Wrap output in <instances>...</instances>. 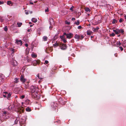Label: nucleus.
Here are the masks:
<instances>
[{
	"instance_id": "nucleus-1",
	"label": "nucleus",
	"mask_w": 126,
	"mask_h": 126,
	"mask_svg": "<svg viewBox=\"0 0 126 126\" xmlns=\"http://www.w3.org/2000/svg\"><path fill=\"white\" fill-rule=\"evenodd\" d=\"M2 115V117H0V120L1 122L3 121L4 120L8 119L10 116L9 113L6 111H4Z\"/></svg>"
},
{
	"instance_id": "nucleus-2",
	"label": "nucleus",
	"mask_w": 126,
	"mask_h": 126,
	"mask_svg": "<svg viewBox=\"0 0 126 126\" xmlns=\"http://www.w3.org/2000/svg\"><path fill=\"white\" fill-rule=\"evenodd\" d=\"M113 31L116 34H118L120 33L123 34L124 33V31L123 29H116L115 30H113Z\"/></svg>"
},
{
	"instance_id": "nucleus-3",
	"label": "nucleus",
	"mask_w": 126,
	"mask_h": 126,
	"mask_svg": "<svg viewBox=\"0 0 126 126\" xmlns=\"http://www.w3.org/2000/svg\"><path fill=\"white\" fill-rule=\"evenodd\" d=\"M63 34L64 35L66 36V38L67 39H70L73 36V34L71 33L66 34V33L64 32L63 33Z\"/></svg>"
},
{
	"instance_id": "nucleus-4",
	"label": "nucleus",
	"mask_w": 126,
	"mask_h": 126,
	"mask_svg": "<svg viewBox=\"0 0 126 126\" xmlns=\"http://www.w3.org/2000/svg\"><path fill=\"white\" fill-rule=\"evenodd\" d=\"M11 64L14 66H16L17 64V62L13 58H12L11 60Z\"/></svg>"
},
{
	"instance_id": "nucleus-5",
	"label": "nucleus",
	"mask_w": 126,
	"mask_h": 126,
	"mask_svg": "<svg viewBox=\"0 0 126 126\" xmlns=\"http://www.w3.org/2000/svg\"><path fill=\"white\" fill-rule=\"evenodd\" d=\"M37 89V88L32 86H31L30 89V91L31 93H33L36 92L35 90Z\"/></svg>"
},
{
	"instance_id": "nucleus-6",
	"label": "nucleus",
	"mask_w": 126,
	"mask_h": 126,
	"mask_svg": "<svg viewBox=\"0 0 126 126\" xmlns=\"http://www.w3.org/2000/svg\"><path fill=\"white\" fill-rule=\"evenodd\" d=\"M51 105L52 109H53L55 108L57 105V104L56 103L54 102H53L51 103Z\"/></svg>"
},
{
	"instance_id": "nucleus-7",
	"label": "nucleus",
	"mask_w": 126,
	"mask_h": 126,
	"mask_svg": "<svg viewBox=\"0 0 126 126\" xmlns=\"http://www.w3.org/2000/svg\"><path fill=\"white\" fill-rule=\"evenodd\" d=\"M32 96L33 98H37L38 94L36 92H35L32 94Z\"/></svg>"
},
{
	"instance_id": "nucleus-8",
	"label": "nucleus",
	"mask_w": 126,
	"mask_h": 126,
	"mask_svg": "<svg viewBox=\"0 0 126 126\" xmlns=\"http://www.w3.org/2000/svg\"><path fill=\"white\" fill-rule=\"evenodd\" d=\"M20 80L23 83H24L26 80V79H25L23 75H21L20 76Z\"/></svg>"
},
{
	"instance_id": "nucleus-9",
	"label": "nucleus",
	"mask_w": 126,
	"mask_h": 126,
	"mask_svg": "<svg viewBox=\"0 0 126 126\" xmlns=\"http://www.w3.org/2000/svg\"><path fill=\"white\" fill-rule=\"evenodd\" d=\"M24 110L23 107H20L18 108V111L20 113L23 112Z\"/></svg>"
},
{
	"instance_id": "nucleus-10",
	"label": "nucleus",
	"mask_w": 126,
	"mask_h": 126,
	"mask_svg": "<svg viewBox=\"0 0 126 126\" xmlns=\"http://www.w3.org/2000/svg\"><path fill=\"white\" fill-rule=\"evenodd\" d=\"M16 43L17 44V45H20V46L22 45V43L21 40H18V39L16 40Z\"/></svg>"
},
{
	"instance_id": "nucleus-11",
	"label": "nucleus",
	"mask_w": 126,
	"mask_h": 126,
	"mask_svg": "<svg viewBox=\"0 0 126 126\" xmlns=\"http://www.w3.org/2000/svg\"><path fill=\"white\" fill-rule=\"evenodd\" d=\"M74 38L77 39H80V36L77 34H76L75 35Z\"/></svg>"
},
{
	"instance_id": "nucleus-12",
	"label": "nucleus",
	"mask_w": 126,
	"mask_h": 126,
	"mask_svg": "<svg viewBox=\"0 0 126 126\" xmlns=\"http://www.w3.org/2000/svg\"><path fill=\"white\" fill-rule=\"evenodd\" d=\"M30 50L29 48H26V49L25 50V54L26 55H27L28 54Z\"/></svg>"
},
{
	"instance_id": "nucleus-13",
	"label": "nucleus",
	"mask_w": 126,
	"mask_h": 126,
	"mask_svg": "<svg viewBox=\"0 0 126 126\" xmlns=\"http://www.w3.org/2000/svg\"><path fill=\"white\" fill-rule=\"evenodd\" d=\"M122 46L124 47H126V40L123 41Z\"/></svg>"
},
{
	"instance_id": "nucleus-14",
	"label": "nucleus",
	"mask_w": 126,
	"mask_h": 126,
	"mask_svg": "<svg viewBox=\"0 0 126 126\" xmlns=\"http://www.w3.org/2000/svg\"><path fill=\"white\" fill-rule=\"evenodd\" d=\"M19 79L17 78H15L14 79V83H17L19 81Z\"/></svg>"
},
{
	"instance_id": "nucleus-15",
	"label": "nucleus",
	"mask_w": 126,
	"mask_h": 126,
	"mask_svg": "<svg viewBox=\"0 0 126 126\" xmlns=\"http://www.w3.org/2000/svg\"><path fill=\"white\" fill-rule=\"evenodd\" d=\"M38 63V62L36 61H33L32 63V64L34 66H35Z\"/></svg>"
},
{
	"instance_id": "nucleus-16",
	"label": "nucleus",
	"mask_w": 126,
	"mask_h": 126,
	"mask_svg": "<svg viewBox=\"0 0 126 126\" xmlns=\"http://www.w3.org/2000/svg\"><path fill=\"white\" fill-rule=\"evenodd\" d=\"M32 21L34 23L36 22L37 21V19L35 18H33L32 19Z\"/></svg>"
},
{
	"instance_id": "nucleus-17",
	"label": "nucleus",
	"mask_w": 126,
	"mask_h": 126,
	"mask_svg": "<svg viewBox=\"0 0 126 126\" xmlns=\"http://www.w3.org/2000/svg\"><path fill=\"white\" fill-rule=\"evenodd\" d=\"M49 20L50 22V25H52V24H53L54 23L53 19L52 18H49Z\"/></svg>"
},
{
	"instance_id": "nucleus-18",
	"label": "nucleus",
	"mask_w": 126,
	"mask_h": 126,
	"mask_svg": "<svg viewBox=\"0 0 126 126\" xmlns=\"http://www.w3.org/2000/svg\"><path fill=\"white\" fill-rule=\"evenodd\" d=\"M30 102V100L28 99H26L25 101V103L26 104H29Z\"/></svg>"
},
{
	"instance_id": "nucleus-19",
	"label": "nucleus",
	"mask_w": 126,
	"mask_h": 126,
	"mask_svg": "<svg viewBox=\"0 0 126 126\" xmlns=\"http://www.w3.org/2000/svg\"><path fill=\"white\" fill-rule=\"evenodd\" d=\"M93 29H94L93 30L94 32H97L99 29V28L98 27H96V28H93Z\"/></svg>"
},
{
	"instance_id": "nucleus-20",
	"label": "nucleus",
	"mask_w": 126,
	"mask_h": 126,
	"mask_svg": "<svg viewBox=\"0 0 126 126\" xmlns=\"http://www.w3.org/2000/svg\"><path fill=\"white\" fill-rule=\"evenodd\" d=\"M74 24L77 25H78L79 24V20H77V21H76L74 22Z\"/></svg>"
},
{
	"instance_id": "nucleus-21",
	"label": "nucleus",
	"mask_w": 126,
	"mask_h": 126,
	"mask_svg": "<svg viewBox=\"0 0 126 126\" xmlns=\"http://www.w3.org/2000/svg\"><path fill=\"white\" fill-rule=\"evenodd\" d=\"M47 37L46 36H44L43 38V40L44 41H46L47 40Z\"/></svg>"
},
{
	"instance_id": "nucleus-22",
	"label": "nucleus",
	"mask_w": 126,
	"mask_h": 126,
	"mask_svg": "<svg viewBox=\"0 0 126 126\" xmlns=\"http://www.w3.org/2000/svg\"><path fill=\"white\" fill-rule=\"evenodd\" d=\"M11 94L10 93L8 94L7 96V98L8 100L9 99L11 95Z\"/></svg>"
},
{
	"instance_id": "nucleus-23",
	"label": "nucleus",
	"mask_w": 126,
	"mask_h": 126,
	"mask_svg": "<svg viewBox=\"0 0 126 126\" xmlns=\"http://www.w3.org/2000/svg\"><path fill=\"white\" fill-rule=\"evenodd\" d=\"M92 33V31L90 30H88L87 32V33L88 35H90Z\"/></svg>"
},
{
	"instance_id": "nucleus-24",
	"label": "nucleus",
	"mask_w": 126,
	"mask_h": 126,
	"mask_svg": "<svg viewBox=\"0 0 126 126\" xmlns=\"http://www.w3.org/2000/svg\"><path fill=\"white\" fill-rule=\"evenodd\" d=\"M66 48V46L65 45H62V49H65Z\"/></svg>"
},
{
	"instance_id": "nucleus-25",
	"label": "nucleus",
	"mask_w": 126,
	"mask_h": 126,
	"mask_svg": "<svg viewBox=\"0 0 126 126\" xmlns=\"http://www.w3.org/2000/svg\"><path fill=\"white\" fill-rule=\"evenodd\" d=\"M26 110L27 111H31L30 109L28 107H27L26 108Z\"/></svg>"
},
{
	"instance_id": "nucleus-26",
	"label": "nucleus",
	"mask_w": 126,
	"mask_h": 126,
	"mask_svg": "<svg viewBox=\"0 0 126 126\" xmlns=\"http://www.w3.org/2000/svg\"><path fill=\"white\" fill-rule=\"evenodd\" d=\"M11 51H12V56H13V55H14V53L15 52V50L14 49H12Z\"/></svg>"
},
{
	"instance_id": "nucleus-27",
	"label": "nucleus",
	"mask_w": 126,
	"mask_h": 126,
	"mask_svg": "<svg viewBox=\"0 0 126 126\" xmlns=\"http://www.w3.org/2000/svg\"><path fill=\"white\" fill-rule=\"evenodd\" d=\"M7 4L8 5H10V4H12L11 5H12V2L11 1H7Z\"/></svg>"
},
{
	"instance_id": "nucleus-28",
	"label": "nucleus",
	"mask_w": 126,
	"mask_h": 126,
	"mask_svg": "<svg viewBox=\"0 0 126 126\" xmlns=\"http://www.w3.org/2000/svg\"><path fill=\"white\" fill-rule=\"evenodd\" d=\"M85 11H86L87 12L88 11H90V9L88 8H85Z\"/></svg>"
},
{
	"instance_id": "nucleus-29",
	"label": "nucleus",
	"mask_w": 126,
	"mask_h": 126,
	"mask_svg": "<svg viewBox=\"0 0 126 126\" xmlns=\"http://www.w3.org/2000/svg\"><path fill=\"white\" fill-rule=\"evenodd\" d=\"M22 24V23H17V25L19 27H20Z\"/></svg>"
},
{
	"instance_id": "nucleus-30",
	"label": "nucleus",
	"mask_w": 126,
	"mask_h": 126,
	"mask_svg": "<svg viewBox=\"0 0 126 126\" xmlns=\"http://www.w3.org/2000/svg\"><path fill=\"white\" fill-rule=\"evenodd\" d=\"M32 56L33 58H35L36 57V55L34 54H32L31 55Z\"/></svg>"
},
{
	"instance_id": "nucleus-31",
	"label": "nucleus",
	"mask_w": 126,
	"mask_h": 126,
	"mask_svg": "<svg viewBox=\"0 0 126 126\" xmlns=\"http://www.w3.org/2000/svg\"><path fill=\"white\" fill-rule=\"evenodd\" d=\"M53 46L55 47H56L58 46V44L57 43H55L54 44H53Z\"/></svg>"
},
{
	"instance_id": "nucleus-32",
	"label": "nucleus",
	"mask_w": 126,
	"mask_h": 126,
	"mask_svg": "<svg viewBox=\"0 0 126 126\" xmlns=\"http://www.w3.org/2000/svg\"><path fill=\"white\" fill-rule=\"evenodd\" d=\"M110 36H114L115 35L114 33L113 32L111 34H110Z\"/></svg>"
},
{
	"instance_id": "nucleus-33",
	"label": "nucleus",
	"mask_w": 126,
	"mask_h": 126,
	"mask_svg": "<svg viewBox=\"0 0 126 126\" xmlns=\"http://www.w3.org/2000/svg\"><path fill=\"white\" fill-rule=\"evenodd\" d=\"M4 30L6 32H7L8 30L7 27L6 26H5L4 28Z\"/></svg>"
},
{
	"instance_id": "nucleus-34",
	"label": "nucleus",
	"mask_w": 126,
	"mask_h": 126,
	"mask_svg": "<svg viewBox=\"0 0 126 126\" xmlns=\"http://www.w3.org/2000/svg\"><path fill=\"white\" fill-rule=\"evenodd\" d=\"M116 22V20L115 19H113V21L112 22V23L113 24H114Z\"/></svg>"
},
{
	"instance_id": "nucleus-35",
	"label": "nucleus",
	"mask_w": 126,
	"mask_h": 126,
	"mask_svg": "<svg viewBox=\"0 0 126 126\" xmlns=\"http://www.w3.org/2000/svg\"><path fill=\"white\" fill-rule=\"evenodd\" d=\"M37 76L38 77L39 79H42L43 78H41L39 76V74L37 75Z\"/></svg>"
},
{
	"instance_id": "nucleus-36",
	"label": "nucleus",
	"mask_w": 126,
	"mask_h": 126,
	"mask_svg": "<svg viewBox=\"0 0 126 126\" xmlns=\"http://www.w3.org/2000/svg\"><path fill=\"white\" fill-rule=\"evenodd\" d=\"M64 34H63V35L62 36H60V38L62 39H63L64 38H64Z\"/></svg>"
},
{
	"instance_id": "nucleus-37",
	"label": "nucleus",
	"mask_w": 126,
	"mask_h": 126,
	"mask_svg": "<svg viewBox=\"0 0 126 126\" xmlns=\"http://www.w3.org/2000/svg\"><path fill=\"white\" fill-rule=\"evenodd\" d=\"M25 96L24 95H23L21 96L20 97V98L21 99H23L24 98Z\"/></svg>"
},
{
	"instance_id": "nucleus-38",
	"label": "nucleus",
	"mask_w": 126,
	"mask_h": 126,
	"mask_svg": "<svg viewBox=\"0 0 126 126\" xmlns=\"http://www.w3.org/2000/svg\"><path fill=\"white\" fill-rule=\"evenodd\" d=\"M117 45H118L119 46H120L121 44V43L119 41L118 42H117Z\"/></svg>"
},
{
	"instance_id": "nucleus-39",
	"label": "nucleus",
	"mask_w": 126,
	"mask_h": 126,
	"mask_svg": "<svg viewBox=\"0 0 126 126\" xmlns=\"http://www.w3.org/2000/svg\"><path fill=\"white\" fill-rule=\"evenodd\" d=\"M18 120L17 119V118L15 121V124H16L17 123L18 121Z\"/></svg>"
},
{
	"instance_id": "nucleus-40",
	"label": "nucleus",
	"mask_w": 126,
	"mask_h": 126,
	"mask_svg": "<svg viewBox=\"0 0 126 126\" xmlns=\"http://www.w3.org/2000/svg\"><path fill=\"white\" fill-rule=\"evenodd\" d=\"M63 41V42H64V43H65L66 42V40L64 38H63V39H62Z\"/></svg>"
},
{
	"instance_id": "nucleus-41",
	"label": "nucleus",
	"mask_w": 126,
	"mask_h": 126,
	"mask_svg": "<svg viewBox=\"0 0 126 126\" xmlns=\"http://www.w3.org/2000/svg\"><path fill=\"white\" fill-rule=\"evenodd\" d=\"M6 51H4L2 53V55L3 56H4L5 54H6Z\"/></svg>"
},
{
	"instance_id": "nucleus-42",
	"label": "nucleus",
	"mask_w": 126,
	"mask_h": 126,
	"mask_svg": "<svg viewBox=\"0 0 126 126\" xmlns=\"http://www.w3.org/2000/svg\"><path fill=\"white\" fill-rule=\"evenodd\" d=\"M123 20V19L122 18H121L119 20V22L120 23L122 22Z\"/></svg>"
},
{
	"instance_id": "nucleus-43",
	"label": "nucleus",
	"mask_w": 126,
	"mask_h": 126,
	"mask_svg": "<svg viewBox=\"0 0 126 126\" xmlns=\"http://www.w3.org/2000/svg\"><path fill=\"white\" fill-rule=\"evenodd\" d=\"M27 59V61H28V62H30L31 61V59Z\"/></svg>"
},
{
	"instance_id": "nucleus-44",
	"label": "nucleus",
	"mask_w": 126,
	"mask_h": 126,
	"mask_svg": "<svg viewBox=\"0 0 126 126\" xmlns=\"http://www.w3.org/2000/svg\"><path fill=\"white\" fill-rule=\"evenodd\" d=\"M74 7L73 6H72V7H71L70 8V9L71 10H72V11H73V8Z\"/></svg>"
},
{
	"instance_id": "nucleus-45",
	"label": "nucleus",
	"mask_w": 126,
	"mask_h": 126,
	"mask_svg": "<svg viewBox=\"0 0 126 126\" xmlns=\"http://www.w3.org/2000/svg\"><path fill=\"white\" fill-rule=\"evenodd\" d=\"M84 38V36H83V35H82L80 37V39L81 40L83 38Z\"/></svg>"
},
{
	"instance_id": "nucleus-46",
	"label": "nucleus",
	"mask_w": 126,
	"mask_h": 126,
	"mask_svg": "<svg viewBox=\"0 0 126 126\" xmlns=\"http://www.w3.org/2000/svg\"><path fill=\"white\" fill-rule=\"evenodd\" d=\"M78 28L79 29H80L82 28V27L81 26H79L78 27Z\"/></svg>"
},
{
	"instance_id": "nucleus-47",
	"label": "nucleus",
	"mask_w": 126,
	"mask_h": 126,
	"mask_svg": "<svg viewBox=\"0 0 126 126\" xmlns=\"http://www.w3.org/2000/svg\"><path fill=\"white\" fill-rule=\"evenodd\" d=\"M119 48L122 51H123V48L122 47H119Z\"/></svg>"
},
{
	"instance_id": "nucleus-48",
	"label": "nucleus",
	"mask_w": 126,
	"mask_h": 126,
	"mask_svg": "<svg viewBox=\"0 0 126 126\" xmlns=\"http://www.w3.org/2000/svg\"><path fill=\"white\" fill-rule=\"evenodd\" d=\"M49 9L48 8H47L45 10V12H48L49 11Z\"/></svg>"
},
{
	"instance_id": "nucleus-49",
	"label": "nucleus",
	"mask_w": 126,
	"mask_h": 126,
	"mask_svg": "<svg viewBox=\"0 0 126 126\" xmlns=\"http://www.w3.org/2000/svg\"><path fill=\"white\" fill-rule=\"evenodd\" d=\"M48 63V61L47 60H46L45 61V63L46 64H47Z\"/></svg>"
},
{
	"instance_id": "nucleus-50",
	"label": "nucleus",
	"mask_w": 126,
	"mask_h": 126,
	"mask_svg": "<svg viewBox=\"0 0 126 126\" xmlns=\"http://www.w3.org/2000/svg\"><path fill=\"white\" fill-rule=\"evenodd\" d=\"M4 3L3 1H0V5L3 4Z\"/></svg>"
},
{
	"instance_id": "nucleus-51",
	"label": "nucleus",
	"mask_w": 126,
	"mask_h": 126,
	"mask_svg": "<svg viewBox=\"0 0 126 126\" xmlns=\"http://www.w3.org/2000/svg\"><path fill=\"white\" fill-rule=\"evenodd\" d=\"M3 21V20L2 19V18L1 17H0V21L1 22H2Z\"/></svg>"
},
{
	"instance_id": "nucleus-52",
	"label": "nucleus",
	"mask_w": 126,
	"mask_h": 126,
	"mask_svg": "<svg viewBox=\"0 0 126 126\" xmlns=\"http://www.w3.org/2000/svg\"><path fill=\"white\" fill-rule=\"evenodd\" d=\"M66 23L68 25H69L70 24V22H66Z\"/></svg>"
},
{
	"instance_id": "nucleus-53",
	"label": "nucleus",
	"mask_w": 126,
	"mask_h": 126,
	"mask_svg": "<svg viewBox=\"0 0 126 126\" xmlns=\"http://www.w3.org/2000/svg\"><path fill=\"white\" fill-rule=\"evenodd\" d=\"M75 19V18L73 17L72 18V20H74Z\"/></svg>"
},
{
	"instance_id": "nucleus-54",
	"label": "nucleus",
	"mask_w": 126,
	"mask_h": 126,
	"mask_svg": "<svg viewBox=\"0 0 126 126\" xmlns=\"http://www.w3.org/2000/svg\"><path fill=\"white\" fill-rule=\"evenodd\" d=\"M124 17H125V21H126V15H125L124 16Z\"/></svg>"
},
{
	"instance_id": "nucleus-55",
	"label": "nucleus",
	"mask_w": 126,
	"mask_h": 126,
	"mask_svg": "<svg viewBox=\"0 0 126 126\" xmlns=\"http://www.w3.org/2000/svg\"><path fill=\"white\" fill-rule=\"evenodd\" d=\"M25 14L26 15H28L29 14V13L28 12H25Z\"/></svg>"
},
{
	"instance_id": "nucleus-56",
	"label": "nucleus",
	"mask_w": 126,
	"mask_h": 126,
	"mask_svg": "<svg viewBox=\"0 0 126 126\" xmlns=\"http://www.w3.org/2000/svg\"><path fill=\"white\" fill-rule=\"evenodd\" d=\"M25 45V46L26 47H27L28 46V44H26Z\"/></svg>"
},
{
	"instance_id": "nucleus-57",
	"label": "nucleus",
	"mask_w": 126,
	"mask_h": 126,
	"mask_svg": "<svg viewBox=\"0 0 126 126\" xmlns=\"http://www.w3.org/2000/svg\"><path fill=\"white\" fill-rule=\"evenodd\" d=\"M30 4H33V3L32 2H30Z\"/></svg>"
},
{
	"instance_id": "nucleus-58",
	"label": "nucleus",
	"mask_w": 126,
	"mask_h": 126,
	"mask_svg": "<svg viewBox=\"0 0 126 126\" xmlns=\"http://www.w3.org/2000/svg\"><path fill=\"white\" fill-rule=\"evenodd\" d=\"M31 31V30L30 29H28V30H27V31L28 32H30Z\"/></svg>"
},
{
	"instance_id": "nucleus-59",
	"label": "nucleus",
	"mask_w": 126,
	"mask_h": 126,
	"mask_svg": "<svg viewBox=\"0 0 126 126\" xmlns=\"http://www.w3.org/2000/svg\"><path fill=\"white\" fill-rule=\"evenodd\" d=\"M52 28V27L51 26H50L49 27V29H51Z\"/></svg>"
},
{
	"instance_id": "nucleus-60",
	"label": "nucleus",
	"mask_w": 126,
	"mask_h": 126,
	"mask_svg": "<svg viewBox=\"0 0 126 126\" xmlns=\"http://www.w3.org/2000/svg\"><path fill=\"white\" fill-rule=\"evenodd\" d=\"M117 54H114V55L115 56V57H117Z\"/></svg>"
},
{
	"instance_id": "nucleus-61",
	"label": "nucleus",
	"mask_w": 126,
	"mask_h": 126,
	"mask_svg": "<svg viewBox=\"0 0 126 126\" xmlns=\"http://www.w3.org/2000/svg\"><path fill=\"white\" fill-rule=\"evenodd\" d=\"M29 23V24H32V23L31 22H30Z\"/></svg>"
},
{
	"instance_id": "nucleus-62",
	"label": "nucleus",
	"mask_w": 126,
	"mask_h": 126,
	"mask_svg": "<svg viewBox=\"0 0 126 126\" xmlns=\"http://www.w3.org/2000/svg\"><path fill=\"white\" fill-rule=\"evenodd\" d=\"M29 12L31 14H32V11H29Z\"/></svg>"
},
{
	"instance_id": "nucleus-63",
	"label": "nucleus",
	"mask_w": 126,
	"mask_h": 126,
	"mask_svg": "<svg viewBox=\"0 0 126 126\" xmlns=\"http://www.w3.org/2000/svg\"><path fill=\"white\" fill-rule=\"evenodd\" d=\"M32 25H30V27H32Z\"/></svg>"
},
{
	"instance_id": "nucleus-64",
	"label": "nucleus",
	"mask_w": 126,
	"mask_h": 126,
	"mask_svg": "<svg viewBox=\"0 0 126 126\" xmlns=\"http://www.w3.org/2000/svg\"><path fill=\"white\" fill-rule=\"evenodd\" d=\"M37 2V1H35V2H34V3H36V2Z\"/></svg>"
}]
</instances>
